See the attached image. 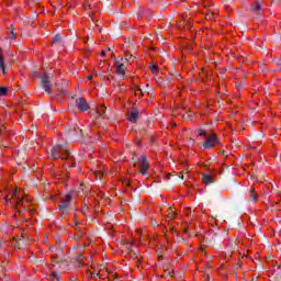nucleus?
<instances>
[{"mask_svg": "<svg viewBox=\"0 0 281 281\" xmlns=\"http://www.w3.org/2000/svg\"><path fill=\"white\" fill-rule=\"evenodd\" d=\"M104 168H106V167H104L102 165L99 170H94L93 171V175H94L95 179H100L101 180L102 177H104Z\"/></svg>", "mask_w": 281, "mask_h": 281, "instance_id": "11", "label": "nucleus"}, {"mask_svg": "<svg viewBox=\"0 0 281 281\" xmlns=\"http://www.w3.org/2000/svg\"><path fill=\"white\" fill-rule=\"evenodd\" d=\"M36 213V210H34V209H30L29 210V214H31V216L33 215V214H35Z\"/></svg>", "mask_w": 281, "mask_h": 281, "instance_id": "24", "label": "nucleus"}, {"mask_svg": "<svg viewBox=\"0 0 281 281\" xmlns=\"http://www.w3.org/2000/svg\"><path fill=\"white\" fill-rule=\"evenodd\" d=\"M101 56H102V58H104V56H106V52L102 50Z\"/></svg>", "mask_w": 281, "mask_h": 281, "instance_id": "26", "label": "nucleus"}, {"mask_svg": "<svg viewBox=\"0 0 281 281\" xmlns=\"http://www.w3.org/2000/svg\"><path fill=\"white\" fill-rule=\"evenodd\" d=\"M260 10H262V7L260 5V2H255V4L252 5V12H260Z\"/></svg>", "mask_w": 281, "mask_h": 281, "instance_id": "16", "label": "nucleus"}, {"mask_svg": "<svg viewBox=\"0 0 281 281\" xmlns=\"http://www.w3.org/2000/svg\"><path fill=\"white\" fill-rule=\"evenodd\" d=\"M249 194L251 201H258V193H256V189L254 187L250 188Z\"/></svg>", "mask_w": 281, "mask_h": 281, "instance_id": "13", "label": "nucleus"}, {"mask_svg": "<svg viewBox=\"0 0 281 281\" xmlns=\"http://www.w3.org/2000/svg\"><path fill=\"white\" fill-rule=\"evenodd\" d=\"M123 247H125V249H127V251H132L133 243H125V244H123Z\"/></svg>", "mask_w": 281, "mask_h": 281, "instance_id": "19", "label": "nucleus"}, {"mask_svg": "<svg viewBox=\"0 0 281 281\" xmlns=\"http://www.w3.org/2000/svg\"><path fill=\"white\" fill-rule=\"evenodd\" d=\"M179 177H180V179H184V176H183V173H180V176H179Z\"/></svg>", "mask_w": 281, "mask_h": 281, "instance_id": "29", "label": "nucleus"}, {"mask_svg": "<svg viewBox=\"0 0 281 281\" xmlns=\"http://www.w3.org/2000/svg\"><path fill=\"white\" fill-rule=\"evenodd\" d=\"M69 203H71V194L65 195V198L59 203V210L65 211L69 207Z\"/></svg>", "mask_w": 281, "mask_h": 281, "instance_id": "8", "label": "nucleus"}, {"mask_svg": "<svg viewBox=\"0 0 281 281\" xmlns=\"http://www.w3.org/2000/svg\"><path fill=\"white\" fill-rule=\"evenodd\" d=\"M77 109L79 111H89V103L87 102V99L79 98L76 100Z\"/></svg>", "mask_w": 281, "mask_h": 281, "instance_id": "7", "label": "nucleus"}, {"mask_svg": "<svg viewBox=\"0 0 281 281\" xmlns=\"http://www.w3.org/2000/svg\"><path fill=\"white\" fill-rule=\"evenodd\" d=\"M137 166L140 175L143 176L146 175L150 169V164L148 162V159L146 158V156H140L138 158Z\"/></svg>", "mask_w": 281, "mask_h": 281, "instance_id": "4", "label": "nucleus"}, {"mask_svg": "<svg viewBox=\"0 0 281 281\" xmlns=\"http://www.w3.org/2000/svg\"><path fill=\"white\" fill-rule=\"evenodd\" d=\"M149 69L153 74H158L159 71V66L158 65H151L149 66Z\"/></svg>", "mask_w": 281, "mask_h": 281, "instance_id": "17", "label": "nucleus"}, {"mask_svg": "<svg viewBox=\"0 0 281 281\" xmlns=\"http://www.w3.org/2000/svg\"><path fill=\"white\" fill-rule=\"evenodd\" d=\"M50 157L52 159H66L68 167H76V161L74 160V157H71L69 149L67 147H63L61 145H56L53 147Z\"/></svg>", "mask_w": 281, "mask_h": 281, "instance_id": "1", "label": "nucleus"}, {"mask_svg": "<svg viewBox=\"0 0 281 281\" xmlns=\"http://www.w3.org/2000/svg\"><path fill=\"white\" fill-rule=\"evenodd\" d=\"M0 95H8V88L1 87L0 88Z\"/></svg>", "mask_w": 281, "mask_h": 281, "instance_id": "20", "label": "nucleus"}, {"mask_svg": "<svg viewBox=\"0 0 281 281\" xmlns=\"http://www.w3.org/2000/svg\"><path fill=\"white\" fill-rule=\"evenodd\" d=\"M11 199L15 201L16 205H24L25 210H27V205H25V203H30V200L26 196L21 198V193L19 192V189H15L12 192Z\"/></svg>", "mask_w": 281, "mask_h": 281, "instance_id": "5", "label": "nucleus"}, {"mask_svg": "<svg viewBox=\"0 0 281 281\" xmlns=\"http://www.w3.org/2000/svg\"><path fill=\"white\" fill-rule=\"evenodd\" d=\"M128 64L126 59L116 58L114 60V69L119 76H126V70L128 69Z\"/></svg>", "mask_w": 281, "mask_h": 281, "instance_id": "3", "label": "nucleus"}, {"mask_svg": "<svg viewBox=\"0 0 281 281\" xmlns=\"http://www.w3.org/2000/svg\"><path fill=\"white\" fill-rule=\"evenodd\" d=\"M87 210H89V207H85V206H83V207L81 209L82 214H87Z\"/></svg>", "mask_w": 281, "mask_h": 281, "instance_id": "25", "label": "nucleus"}, {"mask_svg": "<svg viewBox=\"0 0 281 281\" xmlns=\"http://www.w3.org/2000/svg\"><path fill=\"white\" fill-rule=\"evenodd\" d=\"M5 202H7V203H12V200H11V199L5 198Z\"/></svg>", "mask_w": 281, "mask_h": 281, "instance_id": "27", "label": "nucleus"}, {"mask_svg": "<svg viewBox=\"0 0 281 281\" xmlns=\"http://www.w3.org/2000/svg\"><path fill=\"white\" fill-rule=\"evenodd\" d=\"M167 179H170V175L167 176Z\"/></svg>", "mask_w": 281, "mask_h": 281, "instance_id": "31", "label": "nucleus"}, {"mask_svg": "<svg viewBox=\"0 0 281 281\" xmlns=\"http://www.w3.org/2000/svg\"><path fill=\"white\" fill-rule=\"evenodd\" d=\"M0 69H2V74H5V60L3 59V53L0 50Z\"/></svg>", "mask_w": 281, "mask_h": 281, "instance_id": "14", "label": "nucleus"}, {"mask_svg": "<svg viewBox=\"0 0 281 281\" xmlns=\"http://www.w3.org/2000/svg\"><path fill=\"white\" fill-rule=\"evenodd\" d=\"M88 80H93V76H88Z\"/></svg>", "mask_w": 281, "mask_h": 281, "instance_id": "28", "label": "nucleus"}, {"mask_svg": "<svg viewBox=\"0 0 281 281\" xmlns=\"http://www.w3.org/2000/svg\"><path fill=\"white\" fill-rule=\"evenodd\" d=\"M122 60H125V63L127 65H133V63H135V56H133V54L131 53H126L124 57H121Z\"/></svg>", "mask_w": 281, "mask_h": 281, "instance_id": "10", "label": "nucleus"}, {"mask_svg": "<svg viewBox=\"0 0 281 281\" xmlns=\"http://www.w3.org/2000/svg\"><path fill=\"white\" fill-rule=\"evenodd\" d=\"M202 183H205V186H210V183H214V176L210 173H202Z\"/></svg>", "mask_w": 281, "mask_h": 281, "instance_id": "9", "label": "nucleus"}, {"mask_svg": "<svg viewBox=\"0 0 281 281\" xmlns=\"http://www.w3.org/2000/svg\"><path fill=\"white\" fill-rule=\"evenodd\" d=\"M52 278L53 281H60V274H58V272H52Z\"/></svg>", "mask_w": 281, "mask_h": 281, "instance_id": "18", "label": "nucleus"}, {"mask_svg": "<svg viewBox=\"0 0 281 281\" xmlns=\"http://www.w3.org/2000/svg\"><path fill=\"white\" fill-rule=\"evenodd\" d=\"M97 113H98V115H99L100 117H102V115H104V113H106V106H104V105H99V106L97 108Z\"/></svg>", "mask_w": 281, "mask_h": 281, "instance_id": "15", "label": "nucleus"}, {"mask_svg": "<svg viewBox=\"0 0 281 281\" xmlns=\"http://www.w3.org/2000/svg\"><path fill=\"white\" fill-rule=\"evenodd\" d=\"M58 41H60V35H56V36L53 38V43H58Z\"/></svg>", "mask_w": 281, "mask_h": 281, "instance_id": "23", "label": "nucleus"}, {"mask_svg": "<svg viewBox=\"0 0 281 281\" xmlns=\"http://www.w3.org/2000/svg\"><path fill=\"white\" fill-rule=\"evenodd\" d=\"M8 38H10L11 41H14V38H16V35H14V31H11L9 33Z\"/></svg>", "mask_w": 281, "mask_h": 281, "instance_id": "22", "label": "nucleus"}, {"mask_svg": "<svg viewBox=\"0 0 281 281\" xmlns=\"http://www.w3.org/2000/svg\"><path fill=\"white\" fill-rule=\"evenodd\" d=\"M136 91H140V93H142V89H137Z\"/></svg>", "mask_w": 281, "mask_h": 281, "instance_id": "30", "label": "nucleus"}, {"mask_svg": "<svg viewBox=\"0 0 281 281\" xmlns=\"http://www.w3.org/2000/svg\"><path fill=\"white\" fill-rule=\"evenodd\" d=\"M183 25H184V30H191L192 29V24L188 23L186 21H183Z\"/></svg>", "mask_w": 281, "mask_h": 281, "instance_id": "21", "label": "nucleus"}, {"mask_svg": "<svg viewBox=\"0 0 281 281\" xmlns=\"http://www.w3.org/2000/svg\"><path fill=\"white\" fill-rule=\"evenodd\" d=\"M198 135L200 137H206L205 142L203 143V148L205 150H210L212 148H216V146H221V139H218V136L214 133H211L207 135V132L205 130H198Z\"/></svg>", "mask_w": 281, "mask_h": 281, "instance_id": "2", "label": "nucleus"}, {"mask_svg": "<svg viewBox=\"0 0 281 281\" xmlns=\"http://www.w3.org/2000/svg\"><path fill=\"white\" fill-rule=\"evenodd\" d=\"M123 183H125L126 186H130V183H128V182H127V183H126V182H123Z\"/></svg>", "mask_w": 281, "mask_h": 281, "instance_id": "32", "label": "nucleus"}, {"mask_svg": "<svg viewBox=\"0 0 281 281\" xmlns=\"http://www.w3.org/2000/svg\"><path fill=\"white\" fill-rule=\"evenodd\" d=\"M137 117H139V112L137 111L132 112L131 115L128 116V121L135 124V122H137Z\"/></svg>", "mask_w": 281, "mask_h": 281, "instance_id": "12", "label": "nucleus"}, {"mask_svg": "<svg viewBox=\"0 0 281 281\" xmlns=\"http://www.w3.org/2000/svg\"><path fill=\"white\" fill-rule=\"evenodd\" d=\"M106 80H110L109 77L106 78Z\"/></svg>", "mask_w": 281, "mask_h": 281, "instance_id": "33", "label": "nucleus"}, {"mask_svg": "<svg viewBox=\"0 0 281 281\" xmlns=\"http://www.w3.org/2000/svg\"><path fill=\"white\" fill-rule=\"evenodd\" d=\"M42 85H43L46 93H52V77L50 76L44 75L42 77Z\"/></svg>", "mask_w": 281, "mask_h": 281, "instance_id": "6", "label": "nucleus"}]
</instances>
